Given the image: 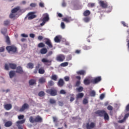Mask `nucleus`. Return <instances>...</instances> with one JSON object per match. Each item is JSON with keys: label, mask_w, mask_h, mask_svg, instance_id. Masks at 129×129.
Returning <instances> with one entry per match:
<instances>
[{"label": "nucleus", "mask_w": 129, "mask_h": 129, "mask_svg": "<svg viewBox=\"0 0 129 129\" xmlns=\"http://www.w3.org/2000/svg\"><path fill=\"white\" fill-rule=\"evenodd\" d=\"M29 120L31 123H37L38 122H43V118L39 115L36 116H31Z\"/></svg>", "instance_id": "f257e3e1"}, {"label": "nucleus", "mask_w": 129, "mask_h": 129, "mask_svg": "<svg viewBox=\"0 0 129 129\" xmlns=\"http://www.w3.org/2000/svg\"><path fill=\"white\" fill-rule=\"evenodd\" d=\"M6 50L9 53L12 52V53H17L18 51V48L15 45L7 46L6 47Z\"/></svg>", "instance_id": "f03ea898"}, {"label": "nucleus", "mask_w": 129, "mask_h": 129, "mask_svg": "<svg viewBox=\"0 0 129 129\" xmlns=\"http://www.w3.org/2000/svg\"><path fill=\"white\" fill-rule=\"evenodd\" d=\"M46 92L48 94H50L51 96H56L57 93V89L55 88L46 90Z\"/></svg>", "instance_id": "7ed1b4c3"}, {"label": "nucleus", "mask_w": 129, "mask_h": 129, "mask_svg": "<svg viewBox=\"0 0 129 129\" xmlns=\"http://www.w3.org/2000/svg\"><path fill=\"white\" fill-rule=\"evenodd\" d=\"M66 56L64 54H59L56 56V60L58 62H63L65 60Z\"/></svg>", "instance_id": "20e7f679"}, {"label": "nucleus", "mask_w": 129, "mask_h": 129, "mask_svg": "<svg viewBox=\"0 0 129 129\" xmlns=\"http://www.w3.org/2000/svg\"><path fill=\"white\" fill-rule=\"evenodd\" d=\"M101 81V77H97L95 78V79L92 80L91 81V83H93V84H96L98 83V82H100Z\"/></svg>", "instance_id": "39448f33"}, {"label": "nucleus", "mask_w": 129, "mask_h": 129, "mask_svg": "<svg viewBox=\"0 0 129 129\" xmlns=\"http://www.w3.org/2000/svg\"><path fill=\"white\" fill-rule=\"evenodd\" d=\"M30 107V106H29V104L28 103H24L22 106L21 108L20 109L19 111L22 112L24 111L25 109H29V108Z\"/></svg>", "instance_id": "423d86ee"}, {"label": "nucleus", "mask_w": 129, "mask_h": 129, "mask_svg": "<svg viewBox=\"0 0 129 129\" xmlns=\"http://www.w3.org/2000/svg\"><path fill=\"white\" fill-rule=\"evenodd\" d=\"M99 4L102 9H106L107 8V3H105L104 1H101L99 2Z\"/></svg>", "instance_id": "0eeeda50"}, {"label": "nucleus", "mask_w": 129, "mask_h": 129, "mask_svg": "<svg viewBox=\"0 0 129 129\" xmlns=\"http://www.w3.org/2000/svg\"><path fill=\"white\" fill-rule=\"evenodd\" d=\"M64 84H65V82H64V80H63V79H59L58 80V81L57 82V85L58 87H63Z\"/></svg>", "instance_id": "6e6552de"}, {"label": "nucleus", "mask_w": 129, "mask_h": 129, "mask_svg": "<svg viewBox=\"0 0 129 129\" xmlns=\"http://www.w3.org/2000/svg\"><path fill=\"white\" fill-rule=\"evenodd\" d=\"M16 73H18L19 74H24V71L23 70V68L21 66H18L16 67Z\"/></svg>", "instance_id": "1a4fd4ad"}, {"label": "nucleus", "mask_w": 129, "mask_h": 129, "mask_svg": "<svg viewBox=\"0 0 129 129\" xmlns=\"http://www.w3.org/2000/svg\"><path fill=\"white\" fill-rule=\"evenodd\" d=\"M95 127V124L94 122H91L90 124L89 123H87L86 124V128L87 129H92Z\"/></svg>", "instance_id": "9d476101"}, {"label": "nucleus", "mask_w": 129, "mask_h": 129, "mask_svg": "<svg viewBox=\"0 0 129 129\" xmlns=\"http://www.w3.org/2000/svg\"><path fill=\"white\" fill-rule=\"evenodd\" d=\"M105 112L106 111L104 110H98L96 111L95 114H98V116H100L101 117H102L104 115Z\"/></svg>", "instance_id": "9b49d317"}, {"label": "nucleus", "mask_w": 129, "mask_h": 129, "mask_svg": "<svg viewBox=\"0 0 129 129\" xmlns=\"http://www.w3.org/2000/svg\"><path fill=\"white\" fill-rule=\"evenodd\" d=\"M44 17L43 18L42 21H43L44 22L47 23V22H49L50 20V18H49V14L46 13L43 15Z\"/></svg>", "instance_id": "f8f14e48"}, {"label": "nucleus", "mask_w": 129, "mask_h": 129, "mask_svg": "<svg viewBox=\"0 0 129 129\" xmlns=\"http://www.w3.org/2000/svg\"><path fill=\"white\" fill-rule=\"evenodd\" d=\"M37 17V15H34L33 12H30L28 14V20H33Z\"/></svg>", "instance_id": "ddd939ff"}, {"label": "nucleus", "mask_w": 129, "mask_h": 129, "mask_svg": "<svg viewBox=\"0 0 129 129\" xmlns=\"http://www.w3.org/2000/svg\"><path fill=\"white\" fill-rule=\"evenodd\" d=\"M62 21L66 23H70V22H72V21H73V19H72L71 17L67 16V17L62 18Z\"/></svg>", "instance_id": "4468645a"}, {"label": "nucleus", "mask_w": 129, "mask_h": 129, "mask_svg": "<svg viewBox=\"0 0 129 129\" xmlns=\"http://www.w3.org/2000/svg\"><path fill=\"white\" fill-rule=\"evenodd\" d=\"M29 85L33 86L37 84V81L34 79H30L29 81Z\"/></svg>", "instance_id": "2eb2a0df"}, {"label": "nucleus", "mask_w": 129, "mask_h": 129, "mask_svg": "<svg viewBox=\"0 0 129 129\" xmlns=\"http://www.w3.org/2000/svg\"><path fill=\"white\" fill-rule=\"evenodd\" d=\"M46 45H47L49 48H53V45H52V43H51V40L49 39H46V40L45 41Z\"/></svg>", "instance_id": "dca6fc26"}, {"label": "nucleus", "mask_w": 129, "mask_h": 129, "mask_svg": "<svg viewBox=\"0 0 129 129\" xmlns=\"http://www.w3.org/2000/svg\"><path fill=\"white\" fill-rule=\"evenodd\" d=\"M12 107H13V106L11 104H6L4 105V108H5L6 110H10V109H12Z\"/></svg>", "instance_id": "f3484780"}, {"label": "nucleus", "mask_w": 129, "mask_h": 129, "mask_svg": "<svg viewBox=\"0 0 129 129\" xmlns=\"http://www.w3.org/2000/svg\"><path fill=\"white\" fill-rule=\"evenodd\" d=\"M21 10V8L19 6L17 7L16 8H14L12 10L11 13L13 14H15V13H17V12H19Z\"/></svg>", "instance_id": "a211bd4d"}, {"label": "nucleus", "mask_w": 129, "mask_h": 129, "mask_svg": "<svg viewBox=\"0 0 129 129\" xmlns=\"http://www.w3.org/2000/svg\"><path fill=\"white\" fill-rule=\"evenodd\" d=\"M77 74L78 75H83L84 76L86 74V71L84 70H80L79 71L77 72Z\"/></svg>", "instance_id": "6ab92c4d"}, {"label": "nucleus", "mask_w": 129, "mask_h": 129, "mask_svg": "<svg viewBox=\"0 0 129 129\" xmlns=\"http://www.w3.org/2000/svg\"><path fill=\"white\" fill-rule=\"evenodd\" d=\"M9 76H10V78L12 79V78H14V77H15V76H16V72L14 71H11L9 72Z\"/></svg>", "instance_id": "aec40b11"}, {"label": "nucleus", "mask_w": 129, "mask_h": 129, "mask_svg": "<svg viewBox=\"0 0 129 129\" xmlns=\"http://www.w3.org/2000/svg\"><path fill=\"white\" fill-rule=\"evenodd\" d=\"M13 125V122L11 121H8L5 123V126L6 127H10V126H12Z\"/></svg>", "instance_id": "412c9836"}, {"label": "nucleus", "mask_w": 129, "mask_h": 129, "mask_svg": "<svg viewBox=\"0 0 129 129\" xmlns=\"http://www.w3.org/2000/svg\"><path fill=\"white\" fill-rule=\"evenodd\" d=\"M91 83V81H90V80H89V79H85L84 80V84H85V85H89Z\"/></svg>", "instance_id": "4be33fe9"}, {"label": "nucleus", "mask_w": 129, "mask_h": 129, "mask_svg": "<svg viewBox=\"0 0 129 129\" xmlns=\"http://www.w3.org/2000/svg\"><path fill=\"white\" fill-rule=\"evenodd\" d=\"M25 121H26L25 119H23L20 121H17L16 122L17 126H21L20 124H23V123H25Z\"/></svg>", "instance_id": "5701e85b"}, {"label": "nucleus", "mask_w": 129, "mask_h": 129, "mask_svg": "<svg viewBox=\"0 0 129 129\" xmlns=\"http://www.w3.org/2000/svg\"><path fill=\"white\" fill-rule=\"evenodd\" d=\"M9 67L11 69L15 70V69H16V68H17V64L16 63H9Z\"/></svg>", "instance_id": "b1692460"}, {"label": "nucleus", "mask_w": 129, "mask_h": 129, "mask_svg": "<svg viewBox=\"0 0 129 129\" xmlns=\"http://www.w3.org/2000/svg\"><path fill=\"white\" fill-rule=\"evenodd\" d=\"M91 13L89 10H86L83 13V16H84V17H88Z\"/></svg>", "instance_id": "393cba45"}, {"label": "nucleus", "mask_w": 129, "mask_h": 129, "mask_svg": "<svg viewBox=\"0 0 129 129\" xmlns=\"http://www.w3.org/2000/svg\"><path fill=\"white\" fill-rule=\"evenodd\" d=\"M27 68H28L29 69H33L34 68V63L32 62H29L27 64Z\"/></svg>", "instance_id": "a878e982"}, {"label": "nucleus", "mask_w": 129, "mask_h": 129, "mask_svg": "<svg viewBox=\"0 0 129 129\" xmlns=\"http://www.w3.org/2000/svg\"><path fill=\"white\" fill-rule=\"evenodd\" d=\"M40 52L41 54H45L47 53V52H48V50H47V48H43L40 50Z\"/></svg>", "instance_id": "bb28decb"}, {"label": "nucleus", "mask_w": 129, "mask_h": 129, "mask_svg": "<svg viewBox=\"0 0 129 129\" xmlns=\"http://www.w3.org/2000/svg\"><path fill=\"white\" fill-rule=\"evenodd\" d=\"M103 116L104 117V119H105V120H109V116L106 112H105Z\"/></svg>", "instance_id": "cd10ccee"}, {"label": "nucleus", "mask_w": 129, "mask_h": 129, "mask_svg": "<svg viewBox=\"0 0 129 129\" xmlns=\"http://www.w3.org/2000/svg\"><path fill=\"white\" fill-rule=\"evenodd\" d=\"M83 96H84V94L83 93H80L77 95L76 98L77 99H78L79 98H82Z\"/></svg>", "instance_id": "c85d7f7f"}, {"label": "nucleus", "mask_w": 129, "mask_h": 129, "mask_svg": "<svg viewBox=\"0 0 129 129\" xmlns=\"http://www.w3.org/2000/svg\"><path fill=\"white\" fill-rule=\"evenodd\" d=\"M75 10H80L82 9V7L78 4L74 6Z\"/></svg>", "instance_id": "c756f323"}, {"label": "nucleus", "mask_w": 129, "mask_h": 129, "mask_svg": "<svg viewBox=\"0 0 129 129\" xmlns=\"http://www.w3.org/2000/svg\"><path fill=\"white\" fill-rule=\"evenodd\" d=\"M39 83H45L46 82V79L44 77H41L39 80Z\"/></svg>", "instance_id": "7c9ffc66"}, {"label": "nucleus", "mask_w": 129, "mask_h": 129, "mask_svg": "<svg viewBox=\"0 0 129 129\" xmlns=\"http://www.w3.org/2000/svg\"><path fill=\"white\" fill-rule=\"evenodd\" d=\"M41 61L43 63H51L52 62L51 60H49L45 58H42Z\"/></svg>", "instance_id": "2f4dec72"}, {"label": "nucleus", "mask_w": 129, "mask_h": 129, "mask_svg": "<svg viewBox=\"0 0 129 129\" xmlns=\"http://www.w3.org/2000/svg\"><path fill=\"white\" fill-rule=\"evenodd\" d=\"M56 101L53 98H50L49 99V103L50 104H56Z\"/></svg>", "instance_id": "473e14b6"}, {"label": "nucleus", "mask_w": 129, "mask_h": 129, "mask_svg": "<svg viewBox=\"0 0 129 129\" xmlns=\"http://www.w3.org/2000/svg\"><path fill=\"white\" fill-rule=\"evenodd\" d=\"M7 31L8 30L7 29V28H3L1 30V33L2 34H3V35H4V36H6Z\"/></svg>", "instance_id": "72a5a7b5"}, {"label": "nucleus", "mask_w": 129, "mask_h": 129, "mask_svg": "<svg viewBox=\"0 0 129 129\" xmlns=\"http://www.w3.org/2000/svg\"><path fill=\"white\" fill-rule=\"evenodd\" d=\"M90 95L92 97H94L95 95H96V93L95 92V91L92 90L90 92Z\"/></svg>", "instance_id": "f704fd0d"}, {"label": "nucleus", "mask_w": 129, "mask_h": 129, "mask_svg": "<svg viewBox=\"0 0 129 129\" xmlns=\"http://www.w3.org/2000/svg\"><path fill=\"white\" fill-rule=\"evenodd\" d=\"M6 38V42L7 43V45H11V40H10V37H9V36H7Z\"/></svg>", "instance_id": "c9c22d12"}, {"label": "nucleus", "mask_w": 129, "mask_h": 129, "mask_svg": "<svg viewBox=\"0 0 129 129\" xmlns=\"http://www.w3.org/2000/svg\"><path fill=\"white\" fill-rule=\"evenodd\" d=\"M51 79L52 80H54V81H57V79H58V77H57V75H53L51 76Z\"/></svg>", "instance_id": "e433bc0d"}, {"label": "nucleus", "mask_w": 129, "mask_h": 129, "mask_svg": "<svg viewBox=\"0 0 129 129\" xmlns=\"http://www.w3.org/2000/svg\"><path fill=\"white\" fill-rule=\"evenodd\" d=\"M38 73L39 74H44L45 73V70L43 68H40L38 70Z\"/></svg>", "instance_id": "4c0bfd02"}, {"label": "nucleus", "mask_w": 129, "mask_h": 129, "mask_svg": "<svg viewBox=\"0 0 129 129\" xmlns=\"http://www.w3.org/2000/svg\"><path fill=\"white\" fill-rule=\"evenodd\" d=\"M54 41L55 42V43H59V42L61 41V40H60V38H59V36H56L54 38Z\"/></svg>", "instance_id": "58836bf2"}, {"label": "nucleus", "mask_w": 129, "mask_h": 129, "mask_svg": "<svg viewBox=\"0 0 129 129\" xmlns=\"http://www.w3.org/2000/svg\"><path fill=\"white\" fill-rule=\"evenodd\" d=\"M91 48V46H88L87 45H84L83 46V50H90Z\"/></svg>", "instance_id": "ea45409f"}, {"label": "nucleus", "mask_w": 129, "mask_h": 129, "mask_svg": "<svg viewBox=\"0 0 129 129\" xmlns=\"http://www.w3.org/2000/svg\"><path fill=\"white\" fill-rule=\"evenodd\" d=\"M69 64V63H68V62H64L61 63L60 65L61 67H66L68 66Z\"/></svg>", "instance_id": "a19ab883"}, {"label": "nucleus", "mask_w": 129, "mask_h": 129, "mask_svg": "<svg viewBox=\"0 0 129 129\" xmlns=\"http://www.w3.org/2000/svg\"><path fill=\"white\" fill-rule=\"evenodd\" d=\"M83 21L85 22V23H88L90 21V17H85L84 18Z\"/></svg>", "instance_id": "79ce46f5"}, {"label": "nucleus", "mask_w": 129, "mask_h": 129, "mask_svg": "<svg viewBox=\"0 0 129 129\" xmlns=\"http://www.w3.org/2000/svg\"><path fill=\"white\" fill-rule=\"evenodd\" d=\"M45 44L43 42H40L38 44V48H44Z\"/></svg>", "instance_id": "37998d69"}, {"label": "nucleus", "mask_w": 129, "mask_h": 129, "mask_svg": "<svg viewBox=\"0 0 129 129\" xmlns=\"http://www.w3.org/2000/svg\"><path fill=\"white\" fill-rule=\"evenodd\" d=\"M54 84H55V83H54V82H53V81H49L48 82V86H53Z\"/></svg>", "instance_id": "c03bdc74"}, {"label": "nucleus", "mask_w": 129, "mask_h": 129, "mask_svg": "<svg viewBox=\"0 0 129 129\" xmlns=\"http://www.w3.org/2000/svg\"><path fill=\"white\" fill-rule=\"evenodd\" d=\"M95 6V4L94 3H89L88 4V8H94Z\"/></svg>", "instance_id": "a18cd8bd"}, {"label": "nucleus", "mask_w": 129, "mask_h": 129, "mask_svg": "<svg viewBox=\"0 0 129 129\" xmlns=\"http://www.w3.org/2000/svg\"><path fill=\"white\" fill-rule=\"evenodd\" d=\"M38 95L40 97H43V96H45V92H44L43 91H41L38 93Z\"/></svg>", "instance_id": "49530a36"}, {"label": "nucleus", "mask_w": 129, "mask_h": 129, "mask_svg": "<svg viewBox=\"0 0 129 129\" xmlns=\"http://www.w3.org/2000/svg\"><path fill=\"white\" fill-rule=\"evenodd\" d=\"M77 90L78 92H81L83 91V87H80L77 88Z\"/></svg>", "instance_id": "de8ad7c7"}, {"label": "nucleus", "mask_w": 129, "mask_h": 129, "mask_svg": "<svg viewBox=\"0 0 129 129\" xmlns=\"http://www.w3.org/2000/svg\"><path fill=\"white\" fill-rule=\"evenodd\" d=\"M10 19H14L16 17V14L15 13H11L9 16Z\"/></svg>", "instance_id": "09e8293b"}, {"label": "nucleus", "mask_w": 129, "mask_h": 129, "mask_svg": "<svg viewBox=\"0 0 129 129\" xmlns=\"http://www.w3.org/2000/svg\"><path fill=\"white\" fill-rule=\"evenodd\" d=\"M39 6L40 8H45V4L43 2H40Z\"/></svg>", "instance_id": "8fccbe9b"}, {"label": "nucleus", "mask_w": 129, "mask_h": 129, "mask_svg": "<svg viewBox=\"0 0 129 129\" xmlns=\"http://www.w3.org/2000/svg\"><path fill=\"white\" fill-rule=\"evenodd\" d=\"M5 46H2L1 47H0V53H3L4 52H5Z\"/></svg>", "instance_id": "3c124183"}, {"label": "nucleus", "mask_w": 129, "mask_h": 129, "mask_svg": "<svg viewBox=\"0 0 129 129\" xmlns=\"http://www.w3.org/2000/svg\"><path fill=\"white\" fill-rule=\"evenodd\" d=\"M83 104H87L88 103V100L86 98H84L83 101Z\"/></svg>", "instance_id": "603ef678"}, {"label": "nucleus", "mask_w": 129, "mask_h": 129, "mask_svg": "<svg viewBox=\"0 0 129 129\" xmlns=\"http://www.w3.org/2000/svg\"><path fill=\"white\" fill-rule=\"evenodd\" d=\"M30 6L31 8H36V6H37V4H36V3H31L30 5Z\"/></svg>", "instance_id": "864d4df0"}, {"label": "nucleus", "mask_w": 129, "mask_h": 129, "mask_svg": "<svg viewBox=\"0 0 129 129\" xmlns=\"http://www.w3.org/2000/svg\"><path fill=\"white\" fill-rule=\"evenodd\" d=\"M4 25L5 26H8V25H10V21L6 20L4 22Z\"/></svg>", "instance_id": "5fc2aeb1"}, {"label": "nucleus", "mask_w": 129, "mask_h": 129, "mask_svg": "<svg viewBox=\"0 0 129 129\" xmlns=\"http://www.w3.org/2000/svg\"><path fill=\"white\" fill-rule=\"evenodd\" d=\"M81 84V82H80V81H77L76 83V86L78 87V86H79V85H80Z\"/></svg>", "instance_id": "6e6d98bb"}, {"label": "nucleus", "mask_w": 129, "mask_h": 129, "mask_svg": "<svg viewBox=\"0 0 129 129\" xmlns=\"http://www.w3.org/2000/svg\"><path fill=\"white\" fill-rule=\"evenodd\" d=\"M60 27L61 28V29H65V24L64 23V22H61V24H60Z\"/></svg>", "instance_id": "4d7b16f0"}, {"label": "nucleus", "mask_w": 129, "mask_h": 129, "mask_svg": "<svg viewBox=\"0 0 129 129\" xmlns=\"http://www.w3.org/2000/svg\"><path fill=\"white\" fill-rule=\"evenodd\" d=\"M72 56L71 55H69L67 56L66 60H72Z\"/></svg>", "instance_id": "13d9d810"}, {"label": "nucleus", "mask_w": 129, "mask_h": 129, "mask_svg": "<svg viewBox=\"0 0 129 129\" xmlns=\"http://www.w3.org/2000/svg\"><path fill=\"white\" fill-rule=\"evenodd\" d=\"M60 94H66V91L64 90H61L59 92Z\"/></svg>", "instance_id": "bf43d9fd"}, {"label": "nucleus", "mask_w": 129, "mask_h": 129, "mask_svg": "<svg viewBox=\"0 0 129 129\" xmlns=\"http://www.w3.org/2000/svg\"><path fill=\"white\" fill-rule=\"evenodd\" d=\"M105 95L104 94H101L100 96V99H101V100H102V99H103V98H104L105 97Z\"/></svg>", "instance_id": "052dcab7"}, {"label": "nucleus", "mask_w": 129, "mask_h": 129, "mask_svg": "<svg viewBox=\"0 0 129 129\" xmlns=\"http://www.w3.org/2000/svg\"><path fill=\"white\" fill-rule=\"evenodd\" d=\"M18 117L19 119H24V117H25V116L24 115H20L18 116Z\"/></svg>", "instance_id": "680f3d73"}, {"label": "nucleus", "mask_w": 129, "mask_h": 129, "mask_svg": "<svg viewBox=\"0 0 129 129\" xmlns=\"http://www.w3.org/2000/svg\"><path fill=\"white\" fill-rule=\"evenodd\" d=\"M108 110H112L113 109V107L111 105H109L107 107Z\"/></svg>", "instance_id": "e2e57ef3"}, {"label": "nucleus", "mask_w": 129, "mask_h": 129, "mask_svg": "<svg viewBox=\"0 0 129 129\" xmlns=\"http://www.w3.org/2000/svg\"><path fill=\"white\" fill-rule=\"evenodd\" d=\"M64 79L65 80V81H67V82L69 81V80H70V78L68 76L64 77Z\"/></svg>", "instance_id": "0e129e2a"}, {"label": "nucleus", "mask_w": 129, "mask_h": 129, "mask_svg": "<svg viewBox=\"0 0 129 129\" xmlns=\"http://www.w3.org/2000/svg\"><path fill=\"white\" fill-rule=\"evenodd\" d=\"M52 118H53V122H57V121L58 120V119L57 118V117L53 116Z\"/></svg>", "instance_id": "69168bd1"}, {"label": "nucleus", "mask_w": 129, "mask_h": 129, "mask_svg": "<svg viewBox=\"0 0 129 129\" xmlns=\"http://www.w3.org/2000/svg\"><path fill=\"white\" fill-rule=\"evenodd\" d=\"M9 64H5V70H9Z\"/></svg>", "instance_id": "338daca9"}, {"label": "nucleus", "mask_w": 129, "mask_h": 129, "mask_svg": "<svg viewBox=\"0 0 129 129\" xmlns=\"http://www.w3.org/2000/svg\"><path fill=\"white\" fill-rule=\"evenodd\" d=\"M128 116H129V112L124 115L123 118L125 119V120L126 119V118H127V117H128Z\"/></svg>", "instance_id": "774afa93"}]
</instances>
